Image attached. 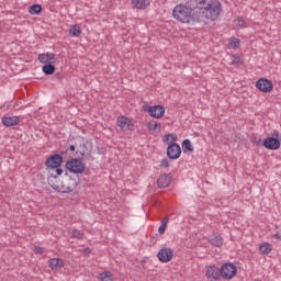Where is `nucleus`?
Returning a JSON list of instances; mask_svg holds the SVG:
<instances>
[{
    "instance_id": "23",
    "label": "nucleus",
    "mask_w": 281,
    "mask_h": 281,
    "mask_svg": "<svg viewBox=\"0 0 281 281\" xmlns=\"http://www.w3.org/2000/svg\"><path fill=\"white\" fill-rule=\"evenodd\" d=\"M29 12L33 15L41 14V12H43V7L41 4H32L29 8Z\"/></svg>"
},
{
    "instance_id": "8",
    "label": "nucleus",
    "mask_w": 281,
    "mask_h": 281,
    "mask_svg": "<svg viewBox=\"0 0 281 281\" xmlns=\"http://www.w3.org/2000/svg\"><path fill=\"white\" fill-rule=\"evenodd\" d=\"M256 88L261 91V93H271V91H273V82L267 78H260L256 82Z\"/></svg>"
},
{
    "instance_id": "16",
    "label": "nucleus",
    "mask_w": 281,
    "mask_h": 281,
    "mask_svg": "<svg viewBox=\"0 0 281 281\" xmlns=\"http://www.w3.org/2000/svg\"><path fill=\"white\" fill-rule=\"evenodd\" d=\"M157 183L160 189L168 188V186H170V173L160 175Z\"/></svg>"
},
{
    "instance_id": "6",
    "label": "nucleus",
    "mask_w": 281,
    "mask_h": 281,
    "mask_svg": "<svg viewBox=\"0 0 281 281\" xmlns=\"http://www.w3.org/2000/svg\"><path fill=\"white\" fill-rule=\"evenodd\" d=\"M69 184L65 186L64 182H60V186L56 183V180L49 184L50 188L55 190V192H60L61 194H71L74 190L78 188V181L74 178H69Z\"/></svg>"
},
{
    "instance_id": "41",
    "label": "nucleus",
    "mask_w": 281,
    "mask_h": 281,
    "mask_svg": "<svg viewBox=\"0 0 281 281\" xmlns=\"http://www.w3.org/2000/svg\"><path fill=\"white\" fill-rule=\"evenodd\" d=\"M36 80H41V78H43V77H34Z\"/></svg>"
},
{
    "instance_id": "2",
    "label": "nucleus",
    "mask_w": 281,
    "mask_h": 281,
    "mask_svg": "<svg viewBox=\"0 0 281 281\" xmlns=\"http://www.w3.org/2000/svg\"><path fill=\"white\" fill-rule=\"evenodd\" d=\"M45 166L47 168V183L48 186L50 183H54L60 175H63V169H60V166H63V155L60 154H54L50 155L45 160Z\"/></svg>"
},
{
    "instance_id": "5",
    "label": "nucleus",
    "mask_w": 281,
    "mask_h": 281,
    "mask_svg": "<svg viewBox=\"0 0 281 281\" xmlns=\"http://www.w3.org/2000/svg\"><path fill=\"white\" fill-rule=\"evenodd\" d=\"M37 59L44 65L42 71H56V66H54L56 55L54 53L40 54Z\"/></svg>"
},
{
    "instance_id": "11",
    "label": "nucleus",
    "mask_w": 281,
    "mask_h": 281,
    "mask_svg": "<svg viewBox=\"0 0 281 281\" xmlns=\"http://www.w3.org/2000/svg\"><path fill=\"white\" fill-rule=\"evenodd\" d=\"M205 276L210 281H218L221 280V269L215 265L206 267Z\"/></svg>"
},
{
    "instance_id": "26",
    "label": "nucleus",
    "mask_w": 281,
    "mask_h": 281,
    "mask_svg": "<svg viewBox=\"0 0 281 281\" xmlns=\"http://www.w3.org/2000/svg\"><path fill=\"white\" fill-rule=\"evenodd\" d=\"M70 236L71 238H76L77 240H82V238H85V234H82V232L78 229H72L70 232Z\"/></svg>"
},
{
    "instance_id": "4",
    "label": "nucleus",
    "mask_w": 281,
    "mask_h": 281,
    "mask_svg": "<svg viewBox=\"0 0 281 281\" xmlns=\"http://www.w3.org/2000/svg\"><path fill=\"white\" fill-rule=\"evenodd\" d=\"M204 10L206 12V19L216 21L221 14V2L218 0H206Z\"/></svg>"
},
{
    "instance_id": "15",
    "label": "nucleus",
    "mask_w": 281,
    "mask_h": 281,
    "mask_svg": "<svg viewBox=\"0 0 281 281\" xmlns=\"http://www.w3.org/2000/svg\"><path fill=\"white\" fill-rule=\"evenodd\" d=\"M187 5L191 10H204L205 5H207V0H187Z\"/></svg>"
},
{
    "instance_id": "36",
    "label": "nucleus",
    "mask_w": 281,
    "mask_h": 281,
    "mask_svg": "<svg viewBox=\"0 0 281 281\" xmlns=\"http://www.w3.org/2000/svg\"><path fill=\"white\" fill-rule=\"evenodd\" d=\"M237 25L239 26V27H243V25H245V20H237Z\"/></svg>"
},
{
    "instance_id": "27",
    "label": "nucleus",
    "mask_w": 281,
    "mask_h": 281,
    "mask_svg": "<svg viewBox=\"0 0 281 281\" xmlns=\"http://www.w3.org/2000/svg\"><path fill=\"white\" fill-rule=\"evenodd\" d=\"M240 45V38L238 37H232L229 41V47H232V49H238V46Z\"/></svg>"
},
{
    "instance_id": "12",
    "label": "nucleus",
    "mask_w": 281,
    "mask_h": 281,
    "mask_svg": "<svg viewBox=\"0 0 281 281\" xmlns=\"http://www.w3.org/2000/svg\"><path fill=\"white\" fill-rule=\"evenodd\" d=\"M147 113L150 115V117L159 120L160 117H164V115H166V109L164 108V105H153L148 108Z\"/></svg>"
},
{
    "instance_id": "42",
    "label": "nucleus",
    "mask_w": 281,
    "mask_h": 281,
    "mask_svg": "<svg viewBox=\"0 0 281 281\" xmlns=\"http://www.w3.org/2000/svg\"><path fill=\"white\" fill-rule=\"evenodd\" d=\"M83 148H87V144H83Z\"/></svg>"
},
{
    "instance_id": "33",
    "label": "nucleus",
    "mask_w": 281,
    "mask_h": 281,
    "mask_svg": "<svg viewBox=\"0 0 281 281\" xmlns=\"http://www.w3.org/2000/svg\"><path fill=\"white\" fill-rule=\"evenodd\" d=\"M34 251H35V254H40V256H43L45 254V248H43L41 246H35Z\"/></svg>"
},
{
    "instance_id": "34",
    "label": "nucleus",
    "mask_w": 281,
    "mask_h": 281,
    "mask_svg": "<svg viewBox=\"0 0 281 281\" xmlns=\"http://www.w3.org/2000/svg\"><path fill=\"white\" fill-rule=\"evenodd\" d=\"M160 166H162L164 168H170V161L168 160V158H164L160 161Z\"/></svg>"
},
{
    "instance_id": "29",
    "label": "nucleus",
    "mask_w": 281,
    "mask_h": 281,
    "mask_svg": "<svg viewBox=\"0 0 281 281\" xmlns=\"http://www.w3.org/2000/svg\"><path fill=\"white\" fill-rule=\"evenodd\" d=\"M167 226H168V217H165L161 225L158 227V234H166Z\"/></svg>"
},
{
    "instance_id": "17",
    "label": "nucleus",
    "mask_w": 281,
    "mask_h": 281,
    "mask_svg": "<svg viewBox=\"0 0 281 281\" xmlns=\"http://www.w3.org/2000/svg\"><path fill=\"white\" fill-rule=\"evenodd\" d=\"M132 5L136 10H146L150 5V0H132Z\"/></svg>"
},
{
    "instance_id": "39",
    "label": "nucleus",
    "mask_w": 281,
    "mask_h": 281,
    "mask_svg": "<svg viewBox=\"0 0 281 281\" xmlns=\"http://www.w3.org/2000/svg\"><path fill=\"white\" fill-rule=\"evenodd\" d=\"M69 150H71L72 153H76V145H70Z\"/></svg>"
},
{
    "instance_id": "30",
    "label": "nucleus",
    "mask_w": 281,
    "mask_h": 281,
    "mask_svg": "<svg viewBox=\"0 0 281 281\" xmlns=\"http://www.w3.org/2000/svg\"><path fill=\"white\" fill-rule=\"evenodd\" d=\"M100 280L101 281H113V274H111V272H102L100 274Z\"/></svg>"
},
{
    "instance_id": "25",
    "label": "nucleus",
    "mask_w": 281,
    "mask_h": 281,
    "mask_svg": "<svg viewBox=\"0 0 281 281\" xmlns=\"http://www.w3.org/2000/svg\"><path fill=\"white\" fill-rule=\"evenodd\" d=\"M164 142H165V144H168V146H170V144H176V142H177V134H167L164 137Z\"/></svg>"
},
{
    "instance_id": "10",
    "label": "nucleus",
    "mask_w": 281,
    "mask_h": 281,
    "mask_svg": "<svg viewBox=\"0 0 281 281\" xmlns=\"http://www.w3.org/2000/svg\"><path fill=\"white\" fill-rule=\"evenodd\" d=\"M172 256H175V250H172V248H161L158 254H157V258L159 260V262H170V260H172Z\"/></svg>"
},
{
    "instance_id": "35",
    "label": "nucleus",
    "mask_w": 281,
    "mask_h": 281,
    "mask_svg": "<svg viewBox=\"0 0 281 281\" xmlns=\"http://www.w3.org/2000/svg\"><path fill=\"white\" fill-rule=\"evenodd\" d=\"M272 137H274V139H279V142H280V139H281V134H280V132L274 131V132L272 133Z\"/></svg>"
},
{
    "instance_id": "32",
    "label": "nucleus",
    "mask_w": 281,
    "mask_h": 281,
    "mask_svg": "<svg viewBox=\"0 0 281 281\" xmlns=\"http://www.w3.org/2000/svg\"><path fill=\"white\" fill-rule=\"evenodd\" d=\"M69 33L71 34V36L78 37V36H80V34H82V31L78 26H72L70 29Z\"/></svg>"
},
{
    "instance_id": "22",
    "label": "nucleus",
    "mask_w": 281,
    "mask_h": 281,
    "mask_svg": "<svg viewBox=\"0 0 281 281\" xmlns=\"http://www.w3.org/2000/svg\"><path fill=\"white\" fill-rule=\"evenodd\" d=\"M182 150L184 153H194V147L192 146V142L190 139H184L182 142Z\"/></svg>"
},
{
    "instance_id": "3",
    "label": "nucleus",
    "mask_w": 281,
    "mask_h": 281,
    "mask_svg": "<svg viewBox=\"0 0 281 281\" xmlns=\"http://www.w3.org/2000/svg\"><path fill=\"white\" fill-rule=\"evenodd\" d=\"M85 153L80 151V158H70L66 161V169L72 175H82L87 167L85 166Z\"/></svg>"
},
{
    "instance_id": "38",
    "label": "nucleus",
    "mask_w": 281,
    "mask_h": 281,
    "mask_svg": "<svg viewBox=\"0 0 281 281\" xmlns=\"http://www.w3.org/2000/svg\"><path fill=\"white\" fill-rule=\"evenodd\" d=\"M273 237H274L277 240H281V235H280V233H276Z\"/></svg>"
},
{
    "instance_id": "19",
    "label": "nucleus",
    "mask_w": 281,
    "mask_h": 281,
    "mask_svg": "<svg viewBox=\"0 0 281 281\" xmlns=\"http://www.w3.org/2000/svg\"><path fill=\"white\" fill-rule=\"evenodd\" d=\"M117 126L124 131H128V128H131V121H128V117L121 115L117 117Z\"/></svg>"
},
{
    "instance_id": "21",
    "label": "nucleus",
    "mask_w": 281,
    "mask_h": 281,
    "mask_svg": "<svg viewBox=\"0 0 281 281\" xmlns=\"http://www.w3.org/2000/svg\"><path fill=\"white\" fill-rule=\"evenodd\" d=\"M147 128L153 133H159V131H161V123H158L157 121H150L147 123Z\"/></svg>"
},
{
    "instance_id": "40",
    "label": "nucleus",
    "mask_w": 281,
    "mask_h": 281,
    "mask_svg": "<svg viewBox=\"0 0 281 281\" xmlns=\"http://www.w3.org/2000/svg\"><path fill=\"white\" fill-rule=\"evenodd\" d=\"M60 176H57V179H56V184L57 186H60V183H63V181H60V178H59Z\"/></svg>"
},
{
    "instance_id": "1",
    "label": "nucleus",
    "mask_w": 281,
    "mask_h": 281,
    "mask_svg": "<svg viewBox=\"0 0 281 281\" xmlns=\"http://www.w3.org/2000/svg\"><path fill=\"white\" fill-rule=\"evenodd\" d=\"M172 16L180 23H200L201 21V12L192 10L188 2L176 5L172 10Z\"/></svg>"
},
{
    "instance_id": "7",
    "label": "nucleus",
    "mask_w": 281,
    "mask_h": 281,
    "mask_svg": "<svg viewBox=\"0 0 281 281\" xmlns=\"http://www.w3.org/2000/svg\"><path fill=\"white\" fill-rule=\"evenodd\" d=\"M236 273H238L236 265L232 262H226L222 265L221 276L222 278H224V280H232L233 278H236Z\"/></svg>"
},
{
    "instance_id": "24",
    "label": "nucleus",
    "mask_w": 281,
    "mask_h": 281,
    "mask_svg": "<svg viewBox=\"0 0 281 281\" xmlns=\"http://www.w3.org/2000/svg\"><path fill=\"white\" fill-rule=\"evenodd\" d=\"M272 249L273 248H271L270 243H263L259 246V250L261 251V254L269 255V254H271Z\"/></svg>"
},
{
    "instance_id": "20",
    "label": "nucleus",
    "mask_w": 281,
    "mask_h": 281,
    "mask_svg": "<svg viewBox=\"0 0 281 281\" xmlns=\"http://www.w3.org/2000/svg\"><path fill=\"white\" fill-rule=\"evenodd\" d=\"M210 245H213V247H221L224 243L223 237L218 234L212 235L209 238Z\"/></svg>"
},
{
    "instance_id": "28",
    "label": "nucleus",
    "mask_w": 281,
    "mask_h": 281,
    "mask_svg": "<svg viewBox=\"0 0 281 281\" xmlns=\"http://www.w3.org/2000/svg\"><path fill=\"white\" fill-rule=\"evenodd\" d=\"M43 74L44 76H49L52 80H60V78H63V75H60V72H56L54 75V71H44Z\"/></svg>"
},
{
    "instance_id": "14",
    "label": "nucleus",
    "mask_w": 281,
    "mask_h": 281,
    "mask_svg": "<svg viewBox=\"0 0 281 281\" xmlns=\"http://www.w3.org/2000/svg\"><path fill=\"white\" fill-rule=\"evenodd\" d=\"M263 146L267 150H278L280 148V139L276 137H268L263 140Z\"/></svg>"
},
{
    "instance_id": "9",
    "label": "nucleus",
    "mask_w": 281,
    "mask_h": 281,
    "mask_svg": "<svg viewBox=\"0 0 281 281\" xmlns=\"http://www.w3.org/2000/svg\"><path fill=\"white\" fill-rule=\"evenodd\" d=\"M168 159H179L181 157V146L177 143H170L167 147Z\"/></svg>"
},
{
    "instance_id": "37",
    "label": "nucleus",
    "mask_w": 281,
    "mask_h": 281,
    "mask_svg": "<svg viewBox=\"0 0 281 281\" xmlns=\"http://www.w3.org/2000/svg\"><path fill=\"white\" fill-rule=\"evenodd\" d=\"M83 254H86L87 256H89V254H91V249H90V248H85V249H83Z\"/></svg>"
},
{
    "instance_id": "31",
    "label": "nucleus",
    "mask_w": 281,
    "mask_h": 281,
    "mask_svg": "<svg viewBox=\"0 0 281 281\" xmlns=\"http://www.w3.org/2000/svg\"><path fill=\"white\" fill-rule=\"evenodd\" d=\"M231 58H232L233 65H237V66L243 65V57H240L239 55H233Z\"/></svg>"
},
{
    "instance_id": "18",
    "label": "nucleus",
    "mask_w": 281,
    "mask_h": 281,
    "mask_svg": "<svg viewBox=\"0 0 281 281\" xmlns=\"http://www.w3.org/2000/svg\"><path fill=\"white\" fill-rule=\"evenodd\" d=\"M49 267H50V269H53V271L63 269V267H65V261H63V259H60V258H53L49 260Z\"/></svg>"
},
{
    "instance_id": "13",
    "label": "nucleus",
    "mask_w": 281,
    "mask_h": 281,
    "mask_svg": "<svg viewBox=\"0 0 281 281\" xmlns=\"http://www.w3.org/2000/svg\"><path fill=\"white\" fill-rule=\"evenodd\" d=\"M2 124L3 126H7V128H10L11 126H16L21 124V116H10L5 114L2 117Z\"/></svg>"
}]
</instances>
